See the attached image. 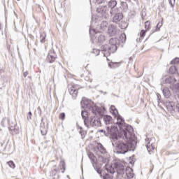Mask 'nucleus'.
I'll return each mask as SVG.
<instances>
[{"label":"nucleus","instance_id":"1","mask_svg":"<svg viewBox=\"0 0 179 179\" xmlns=\"http://www.w3.org/2000/svg\"><path fill=\"white\" fill-rule=\"evenodd\" d=\"M125 128L129 131V134L127 131L121 130L119 137H115L113 141V145H116L117 152L120 155H125L129 150H134L136 146V137L134 134V128L132 126H127Z\"/></svg>","mask_w":179,"mask_h":179},{"label":"nucleus","instance_id":"2","mask_svg":"<svg viewBox=\"0 0 179 179\" xmlns=\"http://www.w3.org/2000/svg\"><path fill=\"white\" fill-rule=\"evenodd\" d=\"M81 107L87 110V111H92V114L95 115H102L101 109L97 107L93 101L86 98H83L81 101Z\"/></svg>","mask_w":179,"mask_h":179},{"label":"nucleus","instance_id":"3","mask_svg":"<svg viewBox=\"0 0 179 179\" xmlns=\"http://www.w3.org/2000/svg\"><path fill=\"white\" fill-rule=\"evenodd\" d=\"M101 51L106 52L107 55H110L111 52L117 51V39L112 38L109 40L108 44L101 46Z\"/></svg>","mask_w":179,"mask_h":179},{"label":"nucleus","instance_id":"4","mask_svg":"<svg viewBox=\"0 0 179 179\" xmlns=\"http://www.w3.org/2000/svg\"><path fill=\"white\" fill-rule=\"evenodd\" d=\"M116 124L120 128V132H121V131H124L127 132V135H129V131L128 129H127V127H131V125L125 124V120H124L121 115L117 117Z\"/></svg>","mask_w":179,"mask_h":179},{"label":"nucleus","instance_id":"5","mask_svg":"<svg viewBox=\"0 0 179 179\" xmlns=\"http://www.w3.org/2000/svg\"><path fill=\"white\" fill-rule=\"evenodd\" d=\"M106 131L108 135H112L113 141L115 138H117V137L119 138L120 131L118 133V135H117L118 132V128L117 127V126L112 125L111 127H108L106 128Z\"/></svg>","mask_w":179,"mask_h":179},{"label":"nucleus","instance_id":"6","mask_svg":"<svg viewBox=\"0 0 179 179\" xmlns=\"http://www.w3.org/2000/svg\"><path fill=\"white\" fill-rule=\"evenodd\" d=\"M96 12L97 13L102 15L101 17L103 19H107V17H108V7H107V6H100L96 9Z\"/></svg>","mask_w":179,"mask_h":179},{"label":"nucleus","instance_id":"7","mask_svg":"<svg viewBox=\"0 0 179 179\" xmlns=\"http://www.w3.org/2000/svg\"><path fill=\"white\" fill-rule=\"evenodd\" d=\"M115 167L116 172L119 176H122V174L125 173V167L124 166V164L121 162H115Z\"/></svg>","mask_w":179,"mask_h":179},{"label":"nucleus","instance_id":"8","mask_svg":"<svg viewBox=\"0 0 179 179\" xmlns=\"http://www.w3.org/2000/svg\"><path fill=\"white\" fill-rule=\"evenodd\" d=\"M69 92L73 99H76V97H78V87H76L75 85L73 84L69 85Z\"/></svg>","mask_w":179,"mask_h":179},{"label":"nucleus","instance_id":"9","mask_svg":"<svg viewBox=\"0 0 179 179\" xmlns=\"http://www.w3.org/2000/svg\"><path fill=\"white\" fill-rule=\"evenodd\" d=\"M145 142L147 143V150L149 153H150V152H152V150H155V143L152 140H150L149 138H146Z\"/></svg>","mask_w":179,"mask_h":179},{"label":"nucleus","instance_id":"10","mask_svg":"<svg viewBox=\"0 0 179 179\" xmlns=\"http://www.w3.org/2000/svg\"><path fill=\"white\" fill-rule=\"evenodd\" d=\"M57 59V53H55V51L50 50L49 51V53L48 55V61L50 62V64H52Z\"/></svg>","mask_w":179,"mask_h":179},{"label":"nucleus","instance_id":"11","mask_svg":"<svg viewBox=\"0 0 179 179\" xmlns=\"http://www.w3.org/2000/svg\"><path fill=\"white\" fill-rule=\"evenodd\" d=\"M81 115L85 127H89V113H87V110L86 111L82 110Z\"/></svg>","mask_w":179,"mask_h":179},{"label":"nucleus","instance_id":"12","mask_svg":"<svg viewBox=\"0 0 179 179\" xmlns=\"http://www.w3.org/2000/svg\"><path fill=\"white\" fill-rule=\"evenodd\" d=\"M176 83L177 80L174 76H168L164 79V83L169 85V86H171V85H174V83Z\"/></svg>","mask_w":179,"mask_h":179},{"label":"nucleus","instance_id":"13","mask_svg":"<svg viewBox=\"0 0 179 179\" xmlns=\"http://www.w3.org/2000/svg\"><path fill=\"white\" fill-rule=\"evenodd\" d=\"M90 124L92 127H101V122L100 119L97 117H92L90 119Z\"/></svg>","mask_w":179,"mask_h":179},{"label":"nucleus","instance_id":"14","mask_svg":"<svg viewBox=\"0 0 179 179\" xmlns=\"http://www.w3.org/2000/svg\"><path fill=\"white\" fill-rule=\"evenodd\" d=\"M108 34L109 36H115L117 34V27L111 24L108 27Z\"/></svg>","mask_w":179,"mask_h":179},{"label":"nucleus","instance_id":"15","mask_svg":"<svg viewBox=\"0 0 179 179\" xmlns=\"http://www.w3.org/2000/svg\"><path fill=\"white\" fill-rule=\"evenodd\" d=\"M115 166V163H114L111 165H110V164L106 165V169L108 173H110V174H112V175L114 174V173H115V171H116Z\"/></svg>","mask_w":179,"mask_h":179},{"label":"nucleus","instance_id":"16","mask_svg":"<svg viewBox=\"0 0 179 179\" xmlns=\"http://www.w3.org/2000/svg\"><path fill=\"white\" fill-rule=\"evenodd\" d=\"M96 148L99 152H100V153H101L102 155H106V153H107V150H106V148L103 146V144L98 143L96 144Z\"/></svg>","mask_w":179,"mask_h":179},{"label":"nucleus","instance_id":"17","mask_svg":"<svg viewBox=\"0 0 179 179\" xmlns=\"http://www.w3.org/2000/svg\"><path fill=\"white\" fill-rule=\"evenodd\" d=\"M162 92L166 99H169L170 98V96H171V92H170L169 87H164V89H162Z\"/></svg>","mask_w":179,"mask_h":179},{"label":"nucleus","instance_id":"18","mask_svg":"<svg viewBox=\"0 0 179 179\" xmlns=\"http://www.w3.org/2000/svg\"><path fill=\"white\" fill-rule=\"evenodd\" d=\"M88 157L91 160V162L92 163V165H93V167H94V164H96V163H97V158H96L92 152H90L88 154Z\"/></svg>","mask_w":179,"mask_h":179},{"label":"nucleus","instance_id":"19","mask_svg":"<svg viewBox=\"0 0 179 179\" xmlns=\"http://www.w3.org/2000/svg\"><path fill=\"white\" fill-rule=\"evenodd\" d=\"M126 174L127 178H134V170L131 167H129L126 169Z\"/></svg>","mask_w":179,"mask_h":179},{"label":"nucleus","instance_id":"20","mask_svg":"<svg viewBox=\"0 0 179 179\" xmlns=\"http://www.w3.org/2000/svg\"><path fill=\"white\" fill-rule=\"evenodd\" d=\"M122 19V14L121 13H119V14H116L115 16H113V23H118L120 20Z\"/></svg>","mask_w":179,"mask_h":179},{"label":"nucleus","instance_id":"21","mask_svg":"<svg viewBox=\"0 0 179 179\" xmlns=\"http://www.w3.org/2000/svg\"><path fill=\"white\" fill-rule=\"evenodd\" d=\"M96 41L99 43V44H103V42L106 41V36L104 35L96 36Z\"/></svg>","mask_w":179,"mask_h":179},{"label":"nucleus","instance_id":"22","mask_svg":"<svg viewBox=\"0 0 179 179\" xmlns=\"http://www.w3.org/2000/svg\"><path fill=\"white\" fill-rule=\"evenodd\" d=\"M103 121L105 122V124H106V125H108V124H111V121H113V117H111V116L110 115H104L103 116Z\"/></svg>","mask_w":179,"mask_h":179},{"label":"nucleus","instance_id":"23","mask_svg":"<svg viewBox=\"0 0 179 179\" xmlns=\"http://www.w3.org/2000/svg\"><path fill=\"white\" fill-rule=\"evenodd\" d=\"M120 13V10H118V8L114 7L110 8V14L111 16H115V15H118Z\"/></svg>","mask_w":179,"mask_h":179},{"label":"nucleus","instance_id":"24","mask_svg":"<svg viewBox=\"0 0 179 179\" xmlns=\"http://www.w3.org/2000/svg\"><path fill=\"white\" fill-rule=\"evenodd\" d=\"M6 150H8L10 153H12L15 150V146L12 144H7L6 146Z\"/></svg>","mask_w":179,"mask_h":179},{"label":"nucleus","instance_id":"25","mask_svg":"<svg viewBox=\"0 0 179 179\" xmlns=\"http://www.w3.org/2000/svg\"><path fill=\"white\" fill-rule=\"evenodd\" d=\"M108 8H110V9H113V8H117V1H110L108 3Z\"/></svg>","mask_w":179,"mask_h":179},{"label":"nucleus","instance_id":"26","mask_svg":"<svg viewBox=\"0 0 179 179\" xmlns=\"http://www.w3.org/2000/svg\"><path fill=\"white\" fill-rule=\"evenodd\" d=\"M58 173H59V168L55 166L54 169L51 171L50 176H57Z\"/></svg>","mask_w":179,"mask_h":179},{"label":"nucleus","instance_id":"27","mask_svg":"<svg viewBox=\"0 0 179 179\" xmlns=\"http://www.w3.org/2000/svg\"><path fill=\"white\" fill-rule=\"evenodd\" d=\"M119 65H120V63L118 62H111L108 64V66L110 67L112 69H114V68H118Z\"/></svg>","mask_w":179,"mask_h":179},{"label":"nucleus","instance_id":"28","mask_svg":"<svg viewBox=\"0 0 179 179\" xmlns=\"http://www.w3.org/2000/svg\"><path fill=\"white\" fill-rule=\"evenodd\" d=\"M110 110L112 114L115 115V117H117V113H118V110H117L115 106H111L110 108Z\"/></svg>","mask_w":179,"mask_h":179},{"label":"nucleus","instance_id":"29","mask_svg":"<svg viewBox=\"0 0 179 179\" xmlns=\"http://www.w3.org/2000/svg\"><path fill=\"white\" fill-rule=\"evenodd\" d=\"M165 106H166V108H167L169 111H173V110H174V108H173V103L166 102V103H165Z\"/></svg>","mask_w":179,"mask_h":179},{"label":"nucleus","instance_id":"30","mask_svg":"<svg viewBox=\"0 0 179 179\" xmlns=\"http://www.w3.org/2000/svg\"><path fill=\"white\" fill-rule=\"evenodd\" d=\"M176 71H177V68L176 67V66H172L169 68L170 73H176Z\"/></svg>","mask_w":179,"mask_h":179},{"label":"nucleus","instance_id":"31","mask_svg":"<svg viewBox=\"0 0 179 179\" xmlns=\"http://www.w3.org/2000/svg\"><path fill=\"white\" fill-rule=\"evenodd\" d=\"M45 34H41L40 36V43H45Z\"/></svg>","mask_w":179,"mask_h":179},{"label":"nucleus","instance_id":"32","mask_svg":"<svg viewBox=\"0 0 179 179\" xmlns=\"http://www.w3.org/2000/svg\"><path fill=\"white\" fill-rule=\"evenodd\" d=\"M7 164H8L9 167H10L11 169H15V167H16V165H15V163L13 162V161H9L7 162Z\"/></svg>","mask_w":179,"mask_h":179},{"label":"nucleus","instance_id":"33","mask_svg":"<svg viewBox=\"0 0 179 179\" xmlns=\"http://www.w3.org/2000/svg\"><path fill=\"white\" fill-rule=\"evenodd\" d=\"M103 179H114V176L112 174L106 173L103 176Z\"/></svg>","mask_w":179,"mask_h":179},{"label":"nucleus","instance_id":"34","mask_svg":"<svg viewBox=\"0 0 179 179\" xmlns=\"http://www.w3.org/2000/svg\"><path fill=\"white\" fill-rule=\"evenodd\" d=\"M171 64L172 65H174L176 64H179V58L176 57V58L173 59L172 61H171Z\"/></svg>","mask_w":179,"mask_h":179},{"label":"nucleus","instance_id":"35","mask_svg":"<svg viewBox=\"0 0 179 179\" xmlns=\"http://www.w3.org/2000/svg\"><path fill=\"white\" fill-rule=\"evenodd\" d=\"M108 25V23L107 22V21H102L101 24V29H104V27H107Z\"/></svg>","mask_w":179,"mask_h":179},{"label":"nucleus","instance_id":"36","mask_svg":"<svg viewBox=\"0 0 179 179\" xmlns=\"http://www.w3.org/2000/svg\"><path fill=\"white\" fill-rule=\"evenodd\" d=\"M145 36H146V31L143 29L140 32V36L141 38H143V37H145Z\"/></svg>","mask_w":179,"mask_h":179},{"label":"nucleus","instance_id":"37","mask_svg":"<svg viewBox=\"0 0 179 179\" xmlns=\"http://www.w3.org/2000/svg\"><path fill=\"white\" fill-rule=\"evenodd\" d=\"M120 39L122 40V43H124L125 40H127V35H125V34H122L120 36Z\"/></svg>","mask_w":179,"mask_h":179},{"label":"nucleus","instance_id":"38","mask_svg":"<svg viewBox=\"0 0 179 179\" xmlns=\"http://www.w3.org/2000/svg\"><path fill=\"white\" fill-rule=\"evenodd\" d=\"M145 29L146 30H149V29H150V22H145Z\"/></svg>","mask_w":179,"mask_h":179},{"label":"nucleus","instance_id":"39","mask_svg":"<svg viewBox=\"0 0 179 179\" xmlns=\"http://www.w3.org/2000/svg\"><path fill=\"white\" fill-rule=\"evenodd\" d=\"M11 131H13L15 134H19V129H17V127H12Z\"/></svg>","mask_w":179,"mask_h":179},{"label":"nucleus","instance_id":"40","mask_svg":"<svg viewBox=\"0 0 179 179\" xmlns=\"http://www.w3.org/2000/svg\"><path fill=\"white\" fill-rule=\"evenodd\" d=\"M93 54L96 55H100V50L99 49H94Z\"/></svg>","mask_w":179,"mask_h":179},{"label":"nucleus","instance_id":"41","mask_svg":"<svg viewBox=\"0 0 179 179\" xmlns=\"http://www.w3.org/2000/svg\"><path fill=\"white\" fill-rule=\"evenodd\" d=\"M61 164H62V168L60 169H63V171H62V173H65V162H61Z\"/></svg>","mask_w":179,"mask_h":179},{"label":"nucleus","instance_id":"42","mask_svg":"<svg viewBox=\"0 0 179 179\" xmlns=\"http://www.w3.org/2000/svg\"><path fill=\"white\" fill-rule=\"evenodd\" d=\"M59 118H60V120H65V113H62L59 115Z\"/></svg>","mask_w":179,"mask_h":179},{"label":"nucleus","instance_id":"43","mask_svg":"<svg viewBox=\"0 0 179 179\" xmlns=\"http://www.w3.org/2000/svg\"><path fill=\"white\" fill-rule=\"evenodd\" d=\"M94 21H95V23H97V21L96 20V17L95 16H92V26H93V23H94Z\"/></svg>","mask_w":179,"mask_h":179},{"label":"nucleus","instance_id":"44","mask_svg":"<svg viewBox=\"0 0 179 179\" xmlns=\"http://www.w3.org/2000/svg\"><path fill=\"white\" fill-rule=\"evenodd\" d=\"M159 24H160V22H159V23L157 24V25L156 31L160 30V28L163 26V24H161V25H159Z\"/></svg>","mask_w":179,"mask_h":179},{"label":"nucleus","instance_id":"45","mask_svg":"<svg viewBox=\"0 0 179 179\" xmlns=\"http://www.w3.org/2000/svg\"><path fill=\"white\" fill-rule=\"evenodd\" d=\"M31 117H32V113L31 112H29L27 114V120H31Z\"/></svg>","mask_w":179,"mask_h":179},{"label":"nucleus","instance_id":"46","mask_svg":"<svg viewBox=\"0 0 179 179\" xmlns=\"http://www.w3.org/2000/svg\"><path fill=\"white\" fill-rule=\"evenodd\" d=\"M169 3L171 6H174V4L176 3V0H169Z\"/></svg>","mask_w":179,"mask_h":179},{"label":"nucleus","instance_id":"47","mask_svg":"<svg viewBox=\"0 0 179 179\" xmlns=\"http://www.w3.org/2000/svg\"><path fill=\"white\" fill-rule=\"evenodd\" d=\"M92 33H96V29H92V27L90 28V34H92Z\"/></svg>","mask_w":179,"mask_h":179},{"label":"nucleus","instance_id":"48","mask_svg":"<svg viewBox=\"0 0 179 179\" xmlns=\"http://www.w3.org/2000/svg\"><path fill=\"white\" fill-rule=\"evenodd\" d=\"M94 168L95 169L96 173H98V174H101V171H100V170H99V169L96 168V166L94 165Z\"/></svg>","mask_w":179,"mask_h":179},{"label":"nucleus","instance_id":"49","mask_svg":"<svg viewBox=\"0 0 179 179\" xmlns=\"http://www.w3.org/2000/svg\"><path fill=\"white\" fill-rule=\"evenodd\" d=\"M96 3L100 5V3H103V0H96Z\"/></svg>","mask_w":179,"mask_h":179},{"label":"nucleus","instance_id":"50","mask_svg":"<svg viewBox=\"0 0 179 179\" xmlns=\"http://www.w3.org/2000/svg\"><path fill=\"white\" fill-rule=\"evenodd\" d=\"M41 134L42 135H47V131H43V130H41Z\"/></svg>","mask_w":179,"mask_h":179},{"label":"nucleus","instance_id":"51","mask_svg":"<svg viewBox=\"0 0 179 179\" xmlns=\"http://www.w3.org/2000/svg\"><path fill=\"white\" fill-rule=\"evenodd\" d=\"M27 75H29V73H27V71L24 73V77L26 78L27 76Z\"/></svg>","mask_w":179,"mask_h":179},{"label":"nucleus","instance_id":"52","mask_svg":"<svg viewBox=\"0 0 179 179\" xmlns=\"http://www.w3.org/2000/svg\"><path fill=\"white\" fill-rule=\"evenodd\" d=\"M176 108L178 109V111L179 112V103L176 105Z\"/></svg>","mask_w":179,"mask_h":179},{"label":"nucleus","instance_id":"53","mask_svg":"<svg viewBox=\"0 0 179 179\" xmlns=\"http://www.w3.org/2000/svg\"><path fill=\"white\" fill-rule=\"evenodd\" d=\"M80 134H81L82 138H83V135L82 134V131H80Z\"/></svg>","mask_w":179,"mask_h":179},{"label":"nucleus","instance_id":"54","mask_svg":"<svg viewBox=\"0 0 179 179\" xmlns=\"http://www.w3.org/2000/svg\"><path fill=\"white\" fill-rule=\"evenodd\" d=\"M103 57H107V55H106V53H103Z\"/></svg>","mask_w":179,"mask_h":179},{"label":"nucleus","instance_id":"55","mask_svg":"<svg viewBox=\"0 0 179 179\" xmlns=\"http://www.w3.org/2000/svg\"><path fill=\"white\" fill-rule=\"evenodd\" d=\"M94 33H95V34H97V32H94Z\"/></svg>","mask_w":179,"mask_h":179},{"label":"nucleus","instance_id":"56","mask_svg":"<svg viewBox=\"0 0 179 179\" xmlns=\"http://www.w3.org/2000/svg\"><path fill=\"white\" fill-rule=\"evenodd\" d=\"M101 132H103V130H101Z\"/></svg>","mask_w":179,"mask_h":179},{"label":"nucleus","instance_id":"57","mask_svg":"<svg viewBox=\"0 0 179 179\" xmlns=\"http://www.w3.org/2000/svg\"><path fill=\"white\" fill-rule=\"evenodd\" d=\"M17 1H20V0H17Z\"/></svg>","mask_w":179,"mask_h":179}]
</instances>
